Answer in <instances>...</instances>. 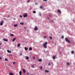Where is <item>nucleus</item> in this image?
<instances>
[{"instance_id":"1","label":"nucleus","mask_w":75,"mask_h":75,"mask_svg":"<svg viewBox=\"0 0 75 75\" xmlns=\"http://www.w3.org/2000/svg\"><path fill=\"white\" fill-rule=\"evenodd\" d=\"M43 46L45 48H47V42H46L45 44H43Z\"/></svg>"},{"instance_id":"2","label":"nucleus","mask_w":75,"mask_h":75,"mask_svg":"<svg viewBox=\"0 0 75 75\" xmlns=\"http://www.w3.org/2000/svg\"><path fill=\"white\" fill-rule=\"evenodd\" d=\"M65 40L66 42H68V43H71V42L69 41V40L67 38H65Z\"/></svg>"},{"instance_id":"3","label":"nucleus","mask_w":75,"mask_h":75,"mask_svg":"<svg viewBox=\"0 0 75 75\" xmlns=\"http://www.w3.org/2000/svg\"><path fill=\"white\" fill-rule=\"evenodd\" d=\"M34 30L35 31H37V30H38V28L37 27V26H35L34 28Z\"/></svg>"},{"instance_id":"4","label":"nucleus","mask_w":75,"mask_h":75,"mask_svg":"<svg viewBox=\"0 0 75 75\" xmlns=\"http://www.w3.org/2000/svg\"><path fill=\"white\" fill-rule=\"evenodd\" d=\"M27 16H28V15H27V13H25V15L23 16V17H27Z\"/></svg>"},{"instance_id":"5","label":"nucleus","mask_w":75,"mask_h":75,"mask_svg":"<svg viewBox=\"0 0 75 75\" xmlns=\"http://www.w3.org/2000/svg\"><path fill=\"white\" fill-rule=\"evenodd\" d=\"M22 70L23 71V73L24 74H25V72H26V71H25V70L24 69H23Z\"/></svg>"},{"instance_id":"6","label":"nucleus","mask_w":75,"mask_h":75,"mask_svg":"<svg viewBox=\"0 0 75 75\" xmlns=\"http://www.w3.org/2000/svg\"><path fill=\"white\" fill-rule=\"evenodd\" d=\"M3 40L4 41H6V42L8 41V40L6 39V38H4Z\"/></svg>"},{"instance_id":"7","label":"nucleus","mask_w":75,"mask_h":75,"mask_svg":"<svg viewBox=\"0 0 75 75\" xmlns=\"http://www.w3.org/2000/svg\"><path fill=\"white\" fill-rule=\"evenodd\" d=\"M7 51L8 52V53H11V50L10 51L8 50H7Z\"/></svg>"},{"instance_id":"8","label":"nucleus","mask_w":75,"mask_h":75,"mask_svg":"<svg viewBox=\"0 0 75 75\" xmlns=\"http://www.w3.org/2000/svg\"><path fill=\"white\" fill-rule=\"evenodd\" d=\"M38 61L39 62H41L42 61V59H40L38 60Z\"/></svg>"},{"instance_id":"9","label":"nucleus","mask_w":75,"mask_h":75,"mask_svg":"<svg viewBox=\"0 0 75 75\" xmlns=\"http://www.w3.org/2000/svg\"><path fill=\"white\" fill-rule=\"evenodd\" d=\"M3 21H2L1 23H0V25H3Z\"/></svg>"},{"instance_id":"10","label":"nucleus","mask_w":75,"mask_h":75,"mask_svg":"<svg viewBox=\"0 0 75 75\" xmlns=\"http://www.w3.org/2000/svg\"><path fill=\"white\" fill-rule=\"evenodd\" d=\"M16 40V38H14L13 39V41H14L15 40Z\"/></svg>"},{"instance_id":"11","label":"nucleus","mask_w":75,"mask_h":75,"mask_svg":"<svg viewBox=\"0 0 75 75\" xmlns=\"http://www.w3.org/2000/svg\"><path fill=\"white\" fill-rule=\"evenodd\" d=\"M18 25H17V24H16L14 25V27H17Z\"/></svg>"},{"instance_id":"12","label":"nucleus","mask_w":75,"mask_h":75,"mask_svg":"<svg viewBox=\"0 0 75 75\" xmlns=\"http://www.w3.org/2000/svg\"><path fill=\"white\" fill-rule=\"evenodd\" d=\"M40 68L41 70H42V66H40Z\"/></svg>"},{"instance_id":"13","label":"nucleus","mask_w":75,"mask_h":75,"mask_svg":"<svg viewBox=\"0 0 75 75\" xmlns=\"http://www.w3.org/2000/svg\"><path fill=\"white\" fill-rule=\"evenodd\" d=\"M19 74L20 75H22V72L21 71H19Z\"/></svg>"},{"instance_id":"14","label":"nucleus","mask_w":75,"mask_h":75,"mask_svg":"<svg viewBox=\"0 0 75 75\" xmlns=\"http://www.w3.org/2000/svg\"><path fill=\"white\" fill-rule=\"evenodd\" d=\"M29 50H30V51H31V50H33V49L32 48L30 47L29 48Z\"/></svg>"},{"instance_id":"15","label":"nucleus","mask_w":75,"mask_h":75,"mask_svg":"<svg viewBox=\"0 0 75 75\" xmlns=\"http://www.w3.org/2000/svg\"><path fill=\"white\" fill-rule=\"evenodd\" d=\"M58 12H59V13H61V11H60V10H58Z\"/></svg>"},{"instance_id":"16","label":"nucleus","mask_w":75,"mask_h":75,"mask_svg":"<svg viewBox=\"0 0 75 75\" xmlns=\"http://www.w3.org/2000/svg\"><path fill=\"white\" fill-rule=\"evenodd\" d=\"M20 24H21V25H24V23L23 22L20 23Z\"/></svg>"},{"instance_id":"17","label":"nucleus","mask_w":75,"mask_h":75,"mask_svg":"<svg viewBox=\"0 0 75 75\" xmlns=\"http://www.w3.org/2000/svg\"><path fill=\"white\" fill-rule=\"evenodd\" d=\"M20 44L19 43V44H18V45H17L18 47H20Z\"/></svg>"},{"instance_id":"18","label":"nucleus","mask_w":75,"mask_h":75,"mask_svg":"<svg viewBox=\"0 0 75 75\" xmlns=\"http://www.w3.org/2000/svg\"><path fill=\"white\" fill-rule=\"evenodd\" d=\"M25 50H28V48H27V47H25Z\"/></svg>"},{"instance_id":"19","label":"nucleus","mask_w":75,"mask_h":75,"mask_svg":"<svg viewBox=\"0 0 75 75\" xmlns=\"http://www.w3.org/2000/svg\"><path fill=\"white\" fill-rule=\"evenodd\" d=\"M9 74L10 75H13V74L11 73H9Z\"/></svg>"},{"instance_id":"20","label":"nucleus","mask_w":75,"mask_h":75,"mask_svg":"<svg viewBox=\"0 0 75 75\" xmlns=\"http://www.w3.org/2000/svg\"><path fill=\"white\" fill-rule=\"evenodd\" d=\"M26 59H29V57H26Z\"/></svg>"},{"instance_id":"21","label":"nucleus","mask_w":75,"mask_h":75,"mask_svg":"<svg viewBox=\"0 0 75 75\" xmlns=\"http://www.w3.org/2000/svg\"><path fill=\"white\" fill-rule=\"evenodd\" d=\"M45 72H47V73L49 72V71L48 70H46L45 71Z\"/></svg>"},{"instance_id":"22","label":"nucleus","mask_w":75,"mask_h":75,"mask_svg":"<svg viewBox=\"0 0 75 75\" xmlns=\"http://www.w3.org/2000/svg\"><path fill=\"white\" fill-rule=\"evenodd\" d=\"M33 13H34V14H35V13H36V11H33Z\"/></svg>"},{"instance_id":"23","label":"nucleus","mask_w":75,"mask_h":75,"mask_svg":"<svg viewBox=\"0 0 75 75\" xmlns=\"http://www.w3.org/2000/svg\"><path fill=\"white\" fill-rule=\"evenodd\" d=\"M5 61H8V59H7V58H5Z\"/></svg>"},{"instance_id":"24","label":"nucleus","mask_w":75,"mask_h":75,"mask_svg":"<svg viewBox=\"0 0 75 75\" xmlns=\"http://www.w3.org/2000/svg\"><path fill=\"white\" fill-rule=\"evenodd\" d=\"M10 36H11V37H13L14 36V35L13 34H11L10 35Z\"/></svg>"},{"instance_id":"25","label":"nucleus","mask_w":75,"mask_h":75,"mask_svg":"<svg viewBox=\"0 0 75 75\" xmlns=\"http://www.w3.org/2000/svg\"><path fill=\"white\" fill-rule=\"evenodd\" d=\"M53 59H55V56H53Z\"/></svg>"},{"instance_id":"26","label":"nucleus","mask_w":75,"mask_h":75,"mask_svg":"<svg viewBox=\"0 0 75 75\" xmlns=\"http://www.w3.org/2000/svg\"><path fill=\"white\" fill-rule=\"evenodd\" d=\"M71 53H72V54H74V52L73 51H71Z\"/></svg>"},{"instance_id":"27","label":"nucleus","mask_w":75,"mask_h":75,"mask_svg":"<svg viewBox=\"0 0 75 75\" xmlns=\"http://www.w3.org/2000/svg\"><path fill=\"white\" fill-rule=\"evenodd\" d=\"M26 74L27 75H30V74H29V73H28V72Z\"/></svg>"},{"instance_id":"28","label":"nucleus","mask_w":75,"mask_h":75,"mask_svg":"<svg viewBox=\"0 0 75 75\" xmlns=\"http://www.w3.org/2000/svg\"><path fill=\"white\" fill-rule=\"evenodd\" d=\"M49 37H50V40H52V37L50 36Z\"/></svg>"},{"instance_id":"29","label":"nucleus","mask_w":75,"mask_h":75,"mask_svg":"<svg viewBox=\"0 0 75 75\" xmlns=\"http://www.w3.org/2000/svg\"><path fill=\"white\" fill-rule=\"evenodd\" d=\"M64 37L63 36H62V39H64Z\"/></svg>"},{"instance_id":"30","label":"nucleus","mask_w":75,"mask_h":75,"mask_svg":"<svg viewBox=\"0 0 75 75\" xmlns=\"http://www.w3.org/2000/svg\"><path fill=\"white\" fill-rule=\"evenodd\" d=\"M35 5H38V3L37 2H36L35 4Z\"/></svg>"},{"instance_id":"31","label":"nucleus","mask_w":75,"mask_h":75,"mask_svg":"<svg viewBox=\"0 0 75 75\" xmlns=\"http://www.w3.org/2000/svg\"><path fill=\"white\" fill-rule=\"evenodd\" d=\"M23 55V53H21L20 54V55Z\"/></svg>"},{"instance_id":"32","label":"nucleus","mask_w":75,"mask_h":75,"mask_svg":"<svg viewBox=\"0 0 75 75\" xmlns=\"http://www.w3.org/2000/svg\"><path fill=\"white\" fill-rule=\"evenodd\" d=\"M67 65H69V63L68 62H67Z\"/></svg>"},{"instance_id":"33","label":"nucleus","mask_w":75,"mask_h":75,"mask_svg":"<svg viewBox=\"0 0 75 75\" xmlns=\"http://www.w3.org/2000/svg\"><path fill=\"white\" fill-rule=\"evenodd\" d=\"M40 8H42V6H40Z\"/></svg>"},{"instance_id":"34","label":"nucleus","mask_w":75,"mask_h":75,"mask_svg":"<svg viewBox=\"0 0 75 75\" xmlns=\"http://www.w3.org/2000/svg\"><path fill=\"white\" fill-rule=\"evenodd\" d=\"M43 1H48V0H43Z\"/></svg>"},{"instance_id":"35","label":"nucleus","mask_w":75,"mask_h":75,"mask_svg":"<svg viewBox=\"0 0 75 75\" xmlns=\"http://www.w3.org/2000/svg\"><path fill=\"white\" fill-rule=\"evenodd\" d=\"M20 17L21 18H22V17H23V16H21V15H20Z\"/></svg>"},{"instance_id":"36","label":"nucleus","mask_w":75,"mask_h":75,"mask_svg":"<svg viewBox=\"0 0 75 75\" xmlns=\"http://www.w3.org/2000/svg\"><path fill=\"white\" fill-rule=\"evenodd\" d=\"M15 63H16V62H13V64L14 65L15 64Z\"/></svg>"},{"instance_id":"37","label":"nucleus","mask_w":75,"mask_h":75,"mask_svg":"<svg viewBox=\"0 0 75 75\" xmlns=\"http://www.w3.org/2000/svg\"><path fill=\"white\" fill-rule=\"evenodd\" d=\"M48 65H51V64L50 63H49L48 64Z\"/></svg>"},{"instance_id":"38","label":"nucleus","mask_w":75,"mask_h":75,"mask_svg":"<svg viewBox=\"0 0 75 75\" xmlns=\"http://www.w3.org/2000/svg\"><path fill=\"white\" fill-rule=\"evenodd\" d=\"M41 13H39V16H41Z\"/></svg>"},{"instance_id":"39","label":"nucleus","mask_w":75,"mask_h":75,"mask_svg":"<svg viewBox=\"0 0 75 75\" xmlns=\"http://www.w3.org/2000/svg\"><path fill=\"white\" fill-rule=\"evenodd\" d=\"M30 0H28V1L27 2L28 3H29V2H30Z\"/></svg>"},{"instance_id":"40","label":"nucleus","mask_w":75,"mask_h":75,"mask_svg":"<svg viewBox=\"0 0 75 75\" xmlns=\"http://www.w3.org/2000/svg\"><path fill=\"white\" fill-rule=\"evenodd\" d=\"M32 67L33 68H34V67H33V65H32Z\"/></svg>"},{"instance_id":"41","label":"nucleus","mask_w":75,"mask_h":75,"mask_svg":"<svg viewBox=\"0 0 75 75\" xmlns=\"http://www.w3.org/2000/svg\"><path fill=\"white\" fill-rule=\"evenodd\" d=\"M46 37H47V36H44V38H46Z\"/></svg>"},{"instance_id":"42","label":"nucleus","mask_w":75,"mask_h":75,"mask_svg":"<svg viewBox=\"0 0 75 75\" xmlns=\"http://www.w3.org/2000/svg\"><path fill=\"white\" fill-rule=\"evenodd\" d=\"M2 59V57H0V59Z\"/></svg>"},{"instance_id":"43","label":"nucleus","mask_w":75,"mask_h":75,"mask_svg":"<svg viewBox=\"0 0 75 75\" xmlns=\"http://www.w3.org/2000/svg\"><path fill=\"white\" fill-rule=\"evenodd\" d=\"M24 29H25V30H26V29H27V28H26V27H25V28H24Z\"/></svg>"},{"instance_id":"44","label":"nucleus","mask_w":75,"mask_h":75,"mask_svg":"<svg viewBox=\"0 0 75 75\" xmlns=\"http://www.w3.org/2000/svg\"><path fill=\"white\" fill-rule=\"evenodd\" d=\"M10 17V16H8V17Z\"/></svg>"},{"instance_id":"45","label":"nucleus","mask_w":75,"mask_h":75,"mask_svg":"<svg viewBox=\"0 0 75 75\" xmlns=\"http://www.w3.org/2000/svg\"><path fill=\"white\" fill-rule=\"evenodd\" d=\"M1 44H2V43H1V42H0V45H1Z\"/></svg>"},{"instance_id":"46","label":"nucleus","mask_w":75,"mask_h":75,"mask_svg":"<svg viewBox=\"0 0 75 75\" xmlns=\"http://www.w3.org/2000/svg\"><path fill=\"white\" fill-rule=\"evenodd\" d=\"M33 58L34 59H35V58L34 57H33Z\"/></svg>"},{"instance_id":"47","label":"nucleus","mask_w":75,"mask_h":75,"mask_svg":"<svg viewBox=\"0 0 75 75\" xmlns=\"http://www.w3.org/2000/svg\"><path fill=\"white\" fill-rule=\"evenodd\" d=\"M13 19L14 20H16V18H14V19Z\"/></svg>"},{"instance_id":"48","label":"nucleus","mask_w":75,"mask_h":75,"mask_svg":"<svg viewBox=\"0 0 75 75\" xmlns=\"http://www.w3.org/2000/svg\"><path fill=\"white\" fill-rule=\"evenodd\" d=\"M49 17H51V15H49Z\"/></svg>"},{"instance_id":"49","label":"nucleus","mask_w":75,"mask_h":75,"mask_svg":"<svg viewBox=\"0 0 75 75\" xmlns=\"http://www.w3.org/2000/svg\"><path fill=\"white\" fill-rule=\"evenodd\" d=\"M4 20H6V18H4Z\"/></svg>"},{"instance_id":"50","label":"nucleus","mask_w":75,"mask_h":75,"mask_svg":"<svg viewBox=\"0 0 75 75\" xmlns=\"http://www.w3.org/2000/svg\"><path fill=\"white\" fill-rule=\"evenodd\" d=\"M0 49H1V48L0 47Z\"/></svg>"},{"instance_id":"51","label":"nucleus","mask_w":75,"mask_h":75,"mask_svg":"<svg viewBox=\"0 0 75 75\" xmlns=\"http://www.w3.org/2000/svg\"><path fill=\"white\" fill-rule=\"evenodd\" d=\"M47 18L48 19H49V17H48Z\"/></svg>"},{"instance_id":"52","label":"nucleus","mask_w":75,"mask_h":75,"mask_svg":"<svg viewBox=\"0 0 75 75\" xmlns=\"http://www.w3.org/2000/svg\"><path fill=\"white\" fill-rule=\"evenodd\" d=\"M73 21H74V20H73Z\"/></svg>"},{"instance_id":"53","label":"nucleus","mask_w":75,"mask_h":75,"mask_svg":"<svg viewBox=\"0 0 75 75\" xmlns=\"http://www.w3.org/2000/svg\"><path fill=\"white\" fill-rule=\"evenodd\" d=\"M52 21L53 22V20Z\"/></svg>"}]
</instances>
